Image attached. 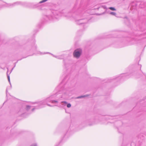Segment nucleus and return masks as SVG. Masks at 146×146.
<instances>
[{
  "label": "nucleus",
  "mask_w": 146,
  "mask_h": 146,
  "mask_svg": "<svg viewBox=\"0 0 146 146\" xmlns=\"http://www.w3.org/2000/svg\"><path fill=\"white\" fill-rule=\"evenodd\" d=\"M65 79L66 78L63 80L62 82L56 88V89L58 90V91L56 94L50 96L45 100L36 103L37 104L38 107L35 106V108L32 109V111H33L35 109H39L43 108L46 104L48 106H52L48 103L49 102H51L52 104H56L58 102V100L62 99H65L67 92V89L66 85H64Z\"/></svg>",
  "instance_id": "obj_1"
},
{
  "label": "nucleus",
  "mask_w": 146,
  "mask_h": 146,
  "mask_svg": "<svg viewBox=\"0 0 146 146\" xmlns=\"http://www.w3.org/2000/svg\"><path fill=\"white\" fill-rule=\"evenodd\" d=\"M81 15V12L79 10H77L73 13L69 12L68 13H61L58 11H53L50 15L45 16L44 19H45L46 21H47L48 19L55 21L59 19L61 16H63L67 19L72 20L73 19H76L77 18H79Z\"/></svg>",
  "instance_id": "obj_2"
},
{
  "label": "nucleus",
  "mask_w": 146,
  "mask_h": 146,
  "mask_svg": "<svg viewBox=\"0 0 146 146\" xmlns=\"http://www.w3.org/2000/svg\"><path fill=\"white\" fill-rule=\"evenodd\" d=\"M127 74H121L119 76L117 77H115L114 78H110L108 80V82H110L112 81V80L114 79H116L117 80H119L121 79L122 78H123L124 77H127Z\"/></svg>",
  "instance_id": "obj_3"
},
{
  "label": "nucleus",
  "mask_w": 146,
  "mask_h": 146,
  "mask_svg": "<svg viewBox=\"0 0 146 146\" xmlns=\"http://www.w3.org/2000/svg\"><path fill=\"white\" fill-rule=\"evenodd\" d=\"M81 53V50L80 49H77L74 50L73 53V55L74 57L78 58Z\"/></svg>",
  "instance_id": "obj_4"
},
{
  "label": "nucleus",
  "mask_w": 146,
  "mask_h": 146,
  "mask_svg": "<svg viewBox=\"0 0 146 146\" xmlns=\"http://www.w3.org/2000/svg\"><path fill=\"white\" fill-rule=\"evenodd\" d=\"M88 20L87 19H77L76 20V22L78 24L82 25L87 23Z\"/></svg>",
  "instance_id": "obj_5"
},
{
  "label": "nucleus",
  "mask_w": 146,
  "mask_h": 146,
  "mask_svg": "<svg viewBox=\"0 0 146 146\" xmlns=\"http://www.w3.org/2000/svg\"><path fill=\"white\" fill-rule=\"evenodd\" d=\"M7 77L8 78V81L9 83V84L10 85V88H7L6 90V93H7V90H9L10 89H11V85L10 82V76L8 74V72H7Z\"/></svg>",
  "instance_id": "obj_6"
},
{
  "label": "nucleus",
  "mask_w": 146,
  "mask_h": 146,
  "mask_svg": "<svg viewBox=\"0 0 146 146\" xmlns=\"http://www.w3.org/2000/svg\"><path fill=\"white\" fill-rule=\"evenodd\" d=\"M60 104L63 106H65L66 105L67 102L66 101H63L61 102Z\"/></svg>",
  "instance_id": "obj_7"
},
{
  "label": "nucleus",
  "mask_w": 146,
  "mask_h": 146,
  "mask_svg": "<svg viewBox=\"0 0 146 146\" xmlns=\"http://www.w3.org/2000/svg\"><path fill=\"white\" fill-rule=\"evenodd\" d=\"M23 110L21 109L18 112V113L19 114H24V111Z\"/></svg>",
  "instance_id": "obj_8"
},
{
  "label": "nucleus",
  "mask_w": 146,
  "mask_h": 146,
  "mask_svg": "<svg viewBox=\"0 0 146 146\" xmlns=\"http://www.w3.org/2000/svg\"><path fill=\"white\" fill-rule=\"evenodd\" d=\"M58 59H62L63 58H64V55H61L58 56Z\"/></svg>",
  "instance_id": "obj_9"
},
{
  "label": "nucleus",
  "mask_w": 146,
  "mask_h": 146,
  "mask_svg": "<svg viewBox=\"0 0 146 146\" xmlns=\"http://www.w3.org/2000/svg\"><path fill=\"white\" fill-rule=\"evenodd\" d=\"M88 96V95H84V96H78V97L77 98V99H79V98H83L85 97H86V96Z\"/></svg>",
  "instance_id": "obj_10"
},
{
  "label": "nucleus",
  "mask_w": 146,
  "mask_h": 146,
  "mask_svg": "<svg viewBox=\"0 0 146 146\" xmlns=\"http://www.w3.org/2000/svg\"><path fill=\"white\" fill-rule=\"evenodd\" d=\"M31 106H26V108L24 110H26L27 111L28 110L30 109Z\"/></svg>",
  "instance_id": "obj_11"
},
{
  "label": "nucleus",
  "mask_w": 146,
  "mask_h": 146,
  "mask_svg": "<svg viewBox=\"0 0 146 146\" xmlns=\"http://www.w3.org/2000/svg\"><path fill=\"white\" fill-rule=\"evenodd\" d=\"M125 23L126 24H128L127 23V22L129 23V21L128 19V18L127 17H125Z\"/></svg>",
  "instance_id": "obj_12"
},
{
  "label": "nucleus",
  "mask_w": 146,
  "mask_h": 146,
  "mask_svg": "<svg viewBox=\"0 0 146 146\" xmlns=\"http://www.w3.org/2000/svg\"><path fill=\"white\" fill-rule=\"evenodd\" d=\"M47 53H48V52H46V53H45L44 54H47ZM49 53V54H51L54 57H55V58H57V59H58V56H55V55L52 54L51 53Z\"/></svg>",
  "instance_id": "obj_13"
},
{
  "label": "nucleus",
  "mask_w": 146,
  "mask_h": 146,
  "mask_svg": "<svg viewBox=\"0 0 146 146\" xmlns=\"http://www.w3.org/2000/svg\"><path fill=\"white\" fill-rule=\"evenodd\" d=\"M110 14L114 16H115L116 15V13H115L112 12L110 13Z\"/></svg>",
  "instance_id": "obj_14"
},
{
  "label": "nucleus",
  "mask_w": 146,
  "mask_h": 146,
  "mask_svg": "<svg viewBox=\"0 0 146 146\" xmlns=\"http://www.w3.org/2000/svg\"><path fill=\"white\" fill-rule=\"evenodd\" d=\"M110 10L112 11H115L116 10V9L114 8L113 7H110L109 8Z\"/></svg>",
  "instance_id": "obj_15"
},
{
  "label": "nucleus",
  "mask_w": 146,
  "mask_h": 146,
  "mask_svg": "<svg viewBox=\"0 0 146 146\" xmlns=\"http://www.w3.org/2000/svg\"><path fill=\"white\" fill-rule=\"evenodd\" d=\"M66 105H67V107L68 108H70L71 106V104L70 103H69V104L67 103Z\"/></svg>",
  "instance_id": "obj_16"
},
{
  "label": "nucleus",
  "mask_w": 146,
  "mask_h": 146,
  "mask_svg": "<svg viewBox=\"0 0 146 146\" xmlns=\"http://www.w3.org/2000/svg\"><path fill=\"white\" fill-rule=\"evenodd\" d=\"M30 146H37V145L35 143L34 144Z\"/></svg>",
  "instance_id": "obj_17"
},
{
  "label": "nucleus",
  "mask_w": 146,
  "mask_h": 146,
  "mask_svg": "<svg viewBox=\"0 0 146 146\" xmlns=\"http://www.w3.org/2000/svg\"><path fill=\"white\" fill-rule=\"evenodd\" d=\"M33 48L34 49H36V46L35 45L33 47Z\"/></svg>",
  "instance_id": "obj_18"
},
{
  "label": "nucleus",
  "mask_w": 146,
  "mask_h": 146,
  "mask_svg": "<svg viewBox=\"0 0 146 146\" xmlns=\"http://www.w3.org/2000/svg\"><path fill=\"white\" fill-rule=\"evenodd\" d=\"M5 6V5H2L1 6H0V9L2 7V6Z\"/></svg>",
  "instance_id": "obj_19"
},
{
  "label": "nucleus",
  "mask_w": 146,
  "mask_h": 146,
  "mask_svg": "<svg viewBox=\"0 0 146 146\" xmlns=\"http://www.w3.org/2000/svg\"><path fill=\"white\" fill-rule=\"evenodd\" d=\"M139 66L140 67V69L141 68V65H139Z\"/></svg>",
  "instance_id": "obj_20"
},
{
  "label": "nucleus",
  "mask_w": 146,
  "mask_h": 146,
  "mask_svg": "<svg viewBox=\"0 0 146 146\" xmlns=\"http://www.w3.org/2000/svg\"><path fill=\"white\" fill-rule=\"evenodd\" d=\"M13 68L12 69V70H11V72H10V73H11V72H12V70H13Z\"/></svg>",
  "instance_id": "obj_21"
},
{
  "label": "nucleus",
  "mask_w": 146,
  "mask_h": 146,
  "mask_svg": "<svg viewBox=\"0 0 146 146\" xmlns=\"http://www.w3.org/2000/svg\"><path fill=\"white\" fill-rule=\"evenodd\" d=\"M26 57H23V58H26Z\"/></svg>",
  "instance_id": "obj_22"
},
{
  "label": "nucleus",
  "mask_w": 146,
  "mask_h": 146,
  "mask_svg": "<svg viewBox=\"0 0 146 146\" xmlns=\"http://www.w3.org/2000/svg\"><path fill=\"white\" fill-rule=\"evenodd\" d=\"M17 60V62H18V60Z\"/></svg>",
  "instance_id": "obj_23"
},
{
  "label": "nucleus",
  "mask_w": 146,
  "mask_h": 146,
  "mask_svg": "<svg viewBox=\"0 0 146 146\" xmlns=\"http://www.w3.org/2000/svg\"><path fill=\"white\" fill-rule=\"evenodd\" d=\"M131 76V74H130V76Z\"/></svg>",
  "instance_id": "obj_24"
}]
</instances>
